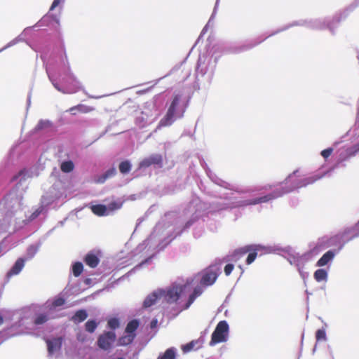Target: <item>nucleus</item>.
Listing matches in <instances>:
<instances>
[{
  "mask_svg": "<svg viewBox=\"0 0 359 359\" xmlns=\"http://www.w3.org/2000/svg\"><path fill=\"white\" fill-rule=\"evenodd\" d=\"M325 174L323 172V174H316L311 177H305L300 175L299 171L297 170L290 174L284 182L274 186L272 193L262 196L263 192H261V191L263 188L250 190L245 193L246 195H238L232 197L233 201L229 205L233 208L266 203L280 197L283 194L292 191L296 189L312 184L323 177Z\"/></svg>",
  "mask_w": 359,
  "mask_h": 359,
  "instance_id": "1",
  "label": "nucleus"
},
{
  "mask_svg": "<svg viewBox=\"0 0 359 359\" xmlns=\"http://www.w3.org/2000/svg\"><path fill=\"white\" fill-rule=\"evenodd\" d=\"M340 21V18L338 16H334L332 20L325 18V19H314L307 20H301L299 22H294L292 24L287 25L283 28L278 29V31L273 32L267 36H259L255 39H251L248 41H245L239 44H227V43H220L218 44V48L221 50L222 53H240L244 51H247L250 50L253 47L257 46L262 41H264L266 38L269 36H272L279 32L285 30L289 27L294 25H304L311 29H328L332 34H334V30L337 28L339 22Z\"/></svg>",
  "mask_w": 359,
  "mask_h": 359,
  "instance_id": "2",
  "label": "nucleus"
},
{
  "mask_svg": "<svg viewBox=\"0 0 359 359\" xmlns=\"http://www.w3.org/2000/svg\"><path fill=\"white\" fill-rule=\"evenodd\" d=\"M41 57L43 62L46 63V69L48 79L55 89L64 94L74 93L81 89L80 82L71 72L65 54L66 61L62 59V67L57 72L50 64L46 62V55H41Z\"/></svg>",
  "mask_w": 359,
  "mask_h": 359,
  "instance_id": "3",
  "label": "nucleus"
},
{
  "mask_svg": "<svg viewBox=\"0 0 359 359\" xmlns=\"http://www.w3.org/2000/svg\"><path fill=\"white\" fill-rule=\"evenodd\" d=\"M189 283L190 280L184 282L182 278H178L166 289L154 290L145 298L143 303L144 307L149 308L154 305L158 299H163L167 303L177 304L182 311L181 306L183 305L182 302L187 297V290Z\"/></svg>",
  "mask_w": 359,
  "mask_h": 359,
  "instance_id": "4",
  "label": "nucleus"
},
{
  "mask_svg": "<svg viewBox=\"0 0 359 359\" xmlns=\"http://www.w3.org/2000/svg\"><path fill=\"white\" fill-rule=\"evenodd\" d=\"M219 274V268L217 265H213L205 270L201 275L198 274L194 277L186 279L182 278L184 282L190 280V283L187 290V296L189 294L188 300L184 303V305L181 306V309H188L196 297L202 294L203 291L202 285L208 286L212 285Z\"/></svg>",
  "mask_w": 359,
  "mask_h": 359,
  "instance_id": "5",
  "label": "nucleus"
},
{
  "mask_svg": "<svg viewBox=\"0 0 359 359\" xmlns=\"http://www.w3.org/2000/svg\"><path fill=\"white\" fill-rule=\"evenodd\" d=\"M37 175L38 174L34 173L32 170L23 169L13 177L12 183H15V187L4 197L0 204L4 206L6 215H11L20 209L22 194L26 188L22 187V184L26 179Z\"/></svg>",
  "mask_w": 359,
  "mask_h": 359,
  "instance_id": "6",
  "label": "nucleus"
},
{
  "mask_svg": "<svg viewBox=\"0 0 359 359\" xmlns=\"http://www.w3.org/2000/svg\"><path fill=\"white\" fill-rule=\"evenodd\" d=\"M185 99L180 91L175 93L166 115L159 123V127L170 126L177 118H181L185 110Z\"/></svg>",
  "mask_w": 359,
  "mask_h": 359,
  "instance_id": "7",
  "label": "nucleus"
},
{
  "mask_svg": "<svg viewBox=\"0 0 359 359\" xmlns=\"http://www.w3.org/2000/svg\"><path fill=\"white\" fill-rule=\"evenodd\" d=\"M316 248V250L313 249L302 255L296 252L291 247H286L282 249V251L285 253L284 257L287 259L290 264L295 266L299 269H303L305 264L320 250V245L319 243L317 245Z\"/></svg>",
  "mask_w": 359,
  "mask_h": 359,
  "instance_id": "8",
  "label": "nucleus"
},
{
  "mask_svg": "<svg viewBox=\"0 0 359 359\" xmlns=\"http://www.w3.org/2000/svg\"><path fill=\"white\" fill-rule=\"evenodd\" d=\"M259 250H264L265 253H271L280 250V248L277 246H264L262 245L245 246L243 248L237 249L232 254L227 255L224 259V261L236 262L249 251Z\"/></svg>",
  "mask_w": 359,
  "mask_h": 359,
  "instance_id": "9",
  "label": "nucleus"
},
{
  "mask_svg": "<svg viewBox=\"0 0 359 359\" xmlns=\"http://www.w3.org/2000/svg\"><path fill=\"white\" fill-rule=\"evenodd\" d=\"M348 135L353 137L354 140L358 141V142L351 147L344 146L339 149L337 158L338 163L346 161L351 156H354L356 152L359 151V126L355 124V126L348 131Z\"/></svg>",
  "mask_w": 359,
  "mask_h": 359,
  "instance_id": "10",
  "label": "nucleus"
},
{
  "mask_svg": "<svg viewBox=\"0 0 359 359\" xmlns=\"http://www.w3.org/2000/svg\"><path fill=\"white\" fill-rule=\"evenodd\" d=\"M229 325L226 321L222 320L216 326L212 334L211 340L209 343L212 346L218 343L225 342L228 339Z\"/></svg>",
  "mask_w": 359,
  "mask_h": 359,
  "instance_id": "11",
  "label": "nucleus"
},
{
  "mask_svg": "<svg viewBox=\"0 0 359 359\" xmlns=\"http://www.w3.org/2000/svg\"><path fill=\"white\" fill-rule=\"evenodd\" d=\"M358 236L355 226L346 228L332 238L331 244L339 245V250H340L345 243Z\"/></svg>",
  "mask_w": 359,
  "mask_h": 359,
  "instance_id": "12",
  "label": "nucleus"
},
{
  "mask_svg": "<svg viewBox=\"0 0 359 359\" xmlns=\"http://www.w3.org/2000/svg\"><path fill=\"white\" fill-rule=\"evenodd\" d=\"M216 61L212 62V58L207 55H200L198 60L196 72L202 76L209 74L213 75L215 69Z\"/></svg>",
  "mask_w": 359,
  "mask_h": 359,
  "instance_id": "13",
  "label": "nucleus"
},
{
  "mask_svg": "<svg viewBox=\"0 0 359 359\" xmlns=\"http://www.w3.org/2000/svg\"><path fill=\"white\" fill-rule=\"evenodd\" d=\"M115 339L116 334L114 332L109 331L104 333L99 337L97 344L100 348L104 350H108L111 347Z\"/></svg>",
  "mask_w": 359,
  "mask_h": 359,
  "instance_id": "14",
  "label": "nucleus"
},
{
  "mask_svg": "<svg viewBox=\"0 0 359 359\" xmlns=\"http://www.w3.org/2000/svg\"><path fill=\"white\" fill-rule=\"evenodd\" d=\"M152 165L161 168L163 165V157L161 154H154L143 159L139 165L140 168H148Z\"/></svg>",
  "mask_w": 359,
  "mask_h": 359,
  "instance_id": "15",
  "label": "nucleus"
},
{
  "mask_svg": "<svg viewBox=\"0 0 359 359\" xmlns=\"http://www.w3.org/2000/svg\"><path fill=\"white\" fill-rule=\"evenodd\" d=\"M46 342L49 357L56 358L61 348V339L55 338L50 340H48Z\"/></svg>",
  "mask_w": 359,
  "mask_h": 359,
  "instance_id": "16",
  "label": "nucleus"
},
{
  "mask_svg": "<svg viewBox=\"0 0 359 359\" xmlns=\"http://www.w3.org/2000/svg\"><path fill=\"white\" fill-rule=\"evenodd\" d=\"M65 300L61 296L55 297L53 299L48 300L44 304V309L48 310L49 313L57 310L58 308L65 304Z\"/></svg>",
  "mask_w": 359,
  "mask_h": 359,
  "instance_id": "17",
  "label": "nucleus"
},
{
  "mask_svg": "<svg viewBox=\"0 0 359 359\" xmlns=\"http://www.w3.org/2000/svg\"><path fill=\"white\" fill-rule=\"evenodd\" d=\"M205 172H206V174L209 177V178L210 179V180L214 182L215 184L220 186V187H222L225 189H230V190H233L234 189V187L224 181L223 180L220 179L215 173L212 172L210 169L209 168H205Z\"/></svg>",
  "mask_w": 359,
  "mask_h": 359,
  "instance_id": "18",
  "label": "nucleus"
},
{
  "mask_svg": "<svg viewBox=\"0 0 359 359\" xmlns=\"http://www.w3.org/2000/svg\"><path fill=\"white\" fill-rule=\"evenodd\" d=\"M25 262H26V260L22 257H20L18 259H17V261L14 264L13 266L8 272L7 276H11L13 275L18 274L23 269Z\"/></svg>",
  "mask_w": 359,
  "mask_h": 359,
  "instance_id": "19",
  "label": "nucleus"
},
{
  "mask_svg": "<svg viewBox=\"0 0 359 359\" xmlns=\"http://www.w3.org/2000/svg\"><path fill=\"white\" fill-rule=\"evenodd\" d=\"M336 255V252L334 250H329L326 253H325L322 257L317 262V266H325L327 263L331 262Z\"/></svg>",
  "mask_w": 359,
  "mask_h": 359,
  "instance_id": "20",
  "label": "nucleus"
},
{
  "mask_svg": "<svg viewBox=\"0 0 359 359\" xmlns=\"http://www.w3.org/2000/svg\"><path fill=\"white\" fill-rule=\"evenodd\" d=\"M41 246L40 243L29 245L26 251L25 257H23L26 261L32 259L38 252Z\"/></svg>",
  "mask_w": 359,
  "mask_h": 359,
  "instance_id": "21",
  "label": "nucleus"
},
{
  "mask_svg": "<svg viewBox=\"0 0 359 359\" xmlns=\"http://www.w3.org/2000/svg\"><path fill=\"white\" fill-rule=\"evenodd\" d=\"M50 315L51 313H49L48 310L46 313H39L34 318H32L33 323L36 325H41L50 318Z\"/></svg>",
  "mask_w": 359,
  "mask_h": 359,
  "instance_id": "22",
  "label": "nucleus"
},
{
  "mask_svg": "<svg viewBox=\"0 0 359 359\" xmlns=\"http://www.w3.org/2000/svg\"><path fill=\"white\" fill-rule=\"evenodd\" d=\"M202 345L200 340H194L191 342L182 346V350L184 353H188L192 350L198 349Z\"/></svg>",
  "mask_w": 359,
  "mask_h": 359,
  "instance_id": "23",
  "label": "nucleus"
},
{
  "mask_svg": "<svg viewBox=\"0 0 359 359\" xmlns=\"http://www.w3.org/2000/svg\"><path fill=\"white\" fill-rule=\"evenodd\" d=\"M85 263L91 268H95L99 263V258L93 252H89L85 257Z\"/></svg>",
  "mask_w": 359,
  "mask_h": 359,
  "instance_id": "24",
  "label": "nucleus"
},
{
  "mask_svg": "<svg viewBox=\"0 0 359 359\" xmlns=\"http://www.w3.org/2000/svg\"><path fill=\"white\" fill-rule=\"evenodd\" d=\"M91 209L94 214L99 216H104L110 214L108 207L104 205H95L92 206Z\"/></svg>",
  "mask_w": 359,
  "mask_h": 359,
  "instance_id": "25",
  "label": "nucleus"
},
{
  "mask_svg": "<svg viewBox=\"0 0 359 359\" xmlns=\"http://www.w3.org/2000/svg\"><path fill=\"white\" fill-rule=\"evenodd\" d=\"M32 313V310L30 308L25 309L20 313H17L18 316L20 318L18 322V327L24 325L25 320L31 317Z\"/></svg>",
  "mask_w": 359,
  "mask_h": 359,
  "instance_id": "26",
  "label": "nucleus"
},
{
  "mask_svg": "<svg viewBox=\"0 0 359 359\" xmlns=\"http://www.w3.org/2000/svg\"><path fill=\"white\" fill-rule=\"evenodd\" d=\"M177 349L174 347L168 348L163 354L159 355L157 359H175Z\"/></svg>",
  "mask_w": 359,
  "mask_h": 359,
  "instance_id": "27",
  "label": "nucleus"
},
{
  "mask_svg": "<svg viewBox=\"0 0 359 359\" xmlns=\"http://www.w3.org/2000/svg\"><path fill=\"white\" fill-rule=\"evenodd\" d=\"M328 273L324 269H320L314 272L313 277L317 282L327 281Z\"/></svg>",
  "mask_w": 359,
  "mask_h": 359,
  "instance_id": "28",
  "label": "nucleus"
},
{
  "mask_svg": "<svg viewBox=\"0 0 359 359\" xmlns=\"http://www.w3.org/2000/svg\"><path fill=\"white\" fill-rule=\"evenodd\" d=\"M218 4H219V0H217L216 1V3H215V8H214V10H213V12L208 22V23L206 24V25L203 27L201 33V36L203 35L208 30V27L210 26H212L213 25V20L215 17V15H216V13H217V7H218Z\"/></svg>",
  "mask_w": 359,
  "mask_h": 359,
  "instance_id": "29",
  "label": "nucleus"
},
{
  "mask_svg": "<svg viewBox=\"0 0 359 359\" xmlns=\"http://www.w3.org/2000/svg\"><path fill=\"white\" fill-rule=\"evenodd\" d=\"M136 334L126 333L118 340L119 345L126 346L130 344L135 337Z\"/></svg>",
  "mask_w": 359,
  "mask_h": 359,
  "instance_id": "30",
  "label": "nucleus"
},
{
  "mask_svg": "<svg viewBox=\"0 0 359 359\" xmlns=\"http://www.w3.org/2000/svg\"><path fill=\"white\" fill-rule=\"evenodd\" d=\"M139 327V322L137 320L130 321L126 328V333L135 334V331Z\"/></svg>",
  "mask_w": 359,
  "mask_h": 359,
  "instance_id": "31",
  "label": "nucleus"
},
{
  "mask_svg": "<svg viewBox=\"0 0 359 359\" xmlns=\"http://www.w3.org/2000/svg\"><path fill=\"white\" fill-rule=\"evenodd\" d=\"M88 316V314L85 310L78 311L73 317L74 322L80 323L83 321Z\"/></svg>",
  "mask_w": 359,
  "mask_h": 359,
  "instance_id": "32",
  "label": "nucleus"
},
{
  "mask_svg": "<svg viewBox=\"0 0 359 359\" xmlns=\"http://www.w3.org/2000/svg\"><path fill=\"white\" fill-rule=\"evenodd\" d=\"M42 206L40 207L39 208H38L37 210H36L32 215L31 216L29 217V221H31V220H33L34 219H36L41 213V212L43 211V205H48L49 204V202H46L45 201V197H43L42 198Z\"/></svg>",
  "mask_w": 359,
  "mask_h": 359,
  "instance_id": "33",
  "label": "nucleus"
},
{
  "mask_svg": "<svg viewBox=\"0 0 359 359\" xmlns=\"http://www.w3.org/2000/svg\"><path fill=\"white\" fill-rule=\"evenodd\" d=\"M131 169V164L128 161H123L119 165V170L121 172L126 174L129 172Z\"/></svg>",
  "mask_w": 359,
  "mask_h": 359,
  "instance_id": "34",
  "label": "nucleus"
},
{
  "mask_svg": "<svg viewBox=\"0 0 359 359\" xmlns=\"http://www.w3.org/2000/svg\"><path fill=\"white\" fill-rule=\"evenodd\" d=\"M83 271V264L81 262H76L72 266V272L76 277L81 275Z\"/></svg>",
  "mask_w": 359,
  "mask_h": 359,
  "instance_id": "35",
  "label": "nucleus"
},
{
  "mask_svg": "<svg viewBox=\"0 0 359 359\" xmlns=\"http://www.w3.org/2000/svg\"><path fill=\"white\" fill-rule=\"evenodd\" d=\"M74 169V163L72 161H65L61 164V170L65 172H69Z\"/></svg>",
  "mask_w": 359,
  "mask_h": 359,
  "instance_id": "36",
  "label": "nucleus"
},
{
  "mask_svg": "<svg viewBox=\"0 0 359 359\" xmlns=\"http://www.w3.org/2000/svg\"><path fill=\"white\" fill-rule=\"evenodd\" d=\"M115 173H116V170L114 168L110 169V170H107L104 175H102L101 177H100L98 179L97 182L100 183H103L107 178L114 175Z\"/></svg>",
  "mask_w": 359,
  "mask_h": 359,
  "instance_id": "37",
  "label": "nucleus"
},
{
  "mask_svg": "<svg viewBox=\"0 0 359 359\" xmlns=\"http://www.w3.org/2000/svg\"><path fill=\"white\" fill-rule=\"evenodd\" d=\"M316 338L317 341H326L327 340V335L325 330L324 329H319L316 331Z\"/></svg>",
  "mask_w": 359,
  "mask_h": 359,
  "instance_id": "38",
  "label": "nucleus"
},
{
  "mask_svg": "<svg viewBox=\"0 0 359 359\" xmlns=\"http://www.w3.org/2000/svg\"><path fill=\"white\" fill-rule=\"evenodd\" d=\"M97 326L95 320H88L86 323V330L89 332H93Z\"/></svg>",
  "mask_w": 359,
  "mask_h": 359,
  "instance_id": "39",
  "label": "nucleus"
},
{
  "mask_svg": "<svg viewBox=\"0 0 359 359\" xmlns=\"http://www.w3.org/2000/svg\"><path fill=\"white\" fill-rule=\"evenodd\" d=\"M122 206V202L121 201H113L111 203L109 204L108 209L109 210V212L111 213L114 210L120 209Z\"/></svg>",
  "mask_w": 359,
  "mask_h": 359,
  "instance_id": "40",
  "label": "nucleus"
},
{
  "mask_svg": "<svg viewBox=\"0 0 359 359\" xmlns=\"http://www.w3.org/2000/svg\"><path fill=\"white\" fill-rule=\"evenodd\" d=\"M22 41V39L21 38L20 36H18V37L15 38L14 39H13L12 41H11L9 43H8L4 47H3L1 49H0V53L14 45H15L16 43H18L19 41Z\"/></svg>",
  "mask_w": 359,
  "mask_h": 359,
  "instance_id": "41",
  "label": "nucleus"
},
{
  "mask_svg": "<svg viewBox=\"0 0 359 359\" xmlns=\"http://www.w3.org/2000/svg\"><path fill=\"white\" fill-rule=\"evenodd\" d=\"M50 126V122L49 121L41 120L39 121L38 124L35 127L36 130H40L43 128H48Z\"/></svg>",
  "mask_w": 359,
  "mask_h": 359,
  "instance_id": "42",
  "label": "nucleus"
},
{
  "mask_svg": "<svg viewBox=\"0 0 359 359\" xmlns=\"http://www.w3.org/2000/svg\"><path fill=\"white\" fill-rule=\"evenodd\" d=\"M254 251L255 252H251L248 255L247 259H246L247 264H250L255 261V259L257 257V252H256L257 250H254ZM259 251H262L264 254H266L264 252V250H259Z\"/></svg>",
  "mask_w": 359,
  "mask_h": 359,
  "instance_id": "43",
  "label": "nucleus"
},
{
  "mask_svg": "<svg viewBox=\"0 0 359 359\" xmlns=\"http://www.w3.org/2000/svg\"><path fill=\"white\" fill-rule=\"evenodd\" d=\"M15 328V325L12 326L9 329L8 333L10 334V335L15 336V335H17V334H24V333H29L28 331L24 330L23 329H20L18 331H14Z\"/></svg>",
  "mask_w": 359,
  "mask_h": 359,
  "instance_id": "44",
  "label": "nucleus"
},
{
  "mask_svg": "<svg viewBox=\"0 0 359 359\" xmlns=\"http://www.w3.org/2000/svg\"><path fill=\"white\" fill-rule=\"evenodd\" d=\"M108 326L111 329H116L119 326V321L117 318H111L108 321Z\"/></svg>",
  "mask_w": 359,
  "mask_h": 359,
  "instance_id": "45",
  "label": "nucleus"
},
{
  "mask_svg": "<svg viewBox=\"0 0 359 359\" xmlns=\"http://www.w3.org/2000/svg\"><path fill=\"white\" fill-rule=\"evenodd\" d=\"M182 232V230L177 231V233H176V234L174 236L168 239L164 244H163V242L160 243L158 246V250H162L174 238H175L178 235H180Z\"/></svg>",
  "mask_w": 359,
  "mask_h": 359,
  "instance_id": "46",
  "label": "nucleus"
},
{
  "mask_svg": "<svg viewBox=\"0 0 359 359\" xmlns=\"http://www.w3.org/2000/svg\"><path fill=\"white\" fill-rule=\"evenodd\" d=\"M149 121H150L147 118H144L143 116L136 118V122L140 126V127H144Z\"/></svg>",
  "mask_w": 359,
  "mask_h": 359,
  "instance_id": "47",
  "label": "nucleus"
},
{
  "mask_svg": "<svg viewBox=\"0 0 359 359\" xmlns=\"http://www.w3.org/2000/svg\"><path fill=\"white\" fill-rule=\"evenodd\" d=\"M333 150L334 149L332 147L324 149L321 151V156L326 159L332 154Z\"/></svg>",
  "mask_w": 359,
  "mask_h": 359,
  "instance_id": "48",
  "label": "nucleus"
},
{
  "mask_svg": "<svg viewBox=\"0 0 359 359\" xmlns=\"http://www.w3.org/2000/svg\"><path fill=\"white\" fill-rule=\"evenodd\" d=\"M158 229H159V226L157 225V226L154 228V232L150 235L149 238L147 240H146V241H144V243H142V245H140L139 246V248H143L144 245H147L149 244V241H151V240L154 237V233H155V232H156Z\"/></svg>",
  "mask_w": 359,
  "mask_h": 359,
  "instance_id": "49",
  "label": "nucleus"
},
{
  "mask_svg": "<svg viewBox=\"0 0 359 359\" xmlns=\"http://www.w3.org/2000/svg\"><path fill=\"white\" fill-rule=\"evenodd\" d=\"M233 264H228L226 265V266L224 267V273L226 276H229L231 274L233 269Z\"/></svg>",
  "mask_w": 359,
  "mask_h": 359,
  "instance_id": "50",
  "label": "nucleus"
},
{
  "mask_svg": "<svg viewBox=\"0 0 359 359\" xmlns=\"http://www.w3.org/2000/svg\"><path fill=\"white\" fill-rule=\"evenodd\" d=\"M300 276L304 279L306 280L309 277V273L306 271H304L303 269H297Z\"/></svg>",
  "mask_w": 359,
  "mask_h": 359,
  "instance_id": "51",
  "label": "nucleus"
},
{
  "mask_svg": "<svg viewBox=\"0 0 359 359\" xmlns=\"http://www.w3.org/2000/svg\"><path fill=\"white\" fill-rule=\"evenodd\" d=\"M65 0H54L51 7L50 10H53L55 7H57L60 3H63Z\"/></svg>",
  "mask_w": 359,
  "mask_h": 359,
  "instance_id": "52",
  "label": "nucleus"
},
{
  "mask_svg": "<svg viewBox=\"0 0 359 359\" xmlns=\"http://www.w3.org/2000/svg\"><path fill=\"white\" fill-rule=\"evenodd\" d=\"M150 259H151V258H149V259H146L145 261L142 262L139 265H137V266L136 267H135L133 270H131V271H130V273H132L133 271H135L136 269H137V268L140 267L141 266H142L144 263L148 262H149V260Z\"/></svg>",
  "mask_w": 359,
  "mask_h": 359,
  "instance_id": "53",
  "label": "nucleus"
},
{
  "mask_svg": "<svg viewBox=\"0 0 359 359\" xmlns=\"http://www.w3.org/2000/svg\"><path fill=\"white\" fill-rule=\"evenodd\" d=\"M193 222H193V220H192V219H191V220L188 221V222H187V224H185L184 229H188V228H189V227L192 225Z\"/></svg>",
  "mask_w": 359,
  "mask_h": 359,
  "instance_id": "54",
  "label": "nucleus"
},
{
  "mask_svg": "<svg viewBox=\"0 0 359 359\" xmlns=\"http://www.w3.org/2000/svg\"><path fill=\"white\" fill-rule=\"evenodd\" d=\"M355 229H356V232L359 236V222L355 225Z\"/></svg>",
  "mask_w": 359,
  "mask_h": 359,
  "instance_id": "55",
  "label": "nucleus"
},
{
  "mask_svg": "<svg viewBox=\"0 0 359 359\" xmlns=\"http://www.w3.org/2000/svg\"><path fill=\"white\" fill-rule=\"evenodd\" d=\"M156 323H157L156 320H152V322H151V327H153Z\"/></svg>",
  "mask_w": 359,
  "mask_h": 359,
  "instance_id": "56",
  "label": "nucleus"
},
{
  "mask_svg": "<svg viewBox=\"0 0 359 359\" xmlns=\"http://www.w3.org/2000/svg\"><path fill=\"white\" fill-rule=\"evenodd\" d=\"M3 323V318L2 316L0 315V325H1Z\"/></svg>",
  "mask_w": 359,
  "mask_h": 359,
  "instance_id": "57",
  "label": "nucleus"
},
{
  "mask_svg": "<svg viewBox=\"0 0 359 359\" xmlns=\"http://www.w3.org/2000/svg\"><path fill=\"white\" fill-rule=\"evenodd\" d=\"M27 102H28V105H29V104H30V96L29 95L28 96Z\"/></svg>",
  "mask_w": 359,
  "mask_h": 359,
  "instance_id": "58",
  "label": "nucleus"
},
{
  "mask_svg": "<svg viewBox=\"0 0 359 359\" xmlns=\"http://www.w3.org/2000/svg\"><path fill=\"white\" fill-rule=\"evenodd\" d=\"M74 109H75V107H72V108L70 109V111H72L73 110H74Z\"/></svg>",
  "mask_w": 359,
  "mask_h": 359,
  "instance_id": "59",
  "label": "nucleus"
},
{
  "mask_svg": "<svg viewBox=\"0 0 359 359\" xmlns=\"http://www.w3.org/2000/svg\"><path fill=\"white\" fill-rule=\"evenodd\" d=\"M330 355H331L332 358H333V354H332V351H330Z\"/></svg>",
  "mask_w": 359,
  "mask_h": 359,
  "instance_id": "60",
  "label": "nucleus"
},
{
  "mask_svg": "<svg viewBox=\"0 0 359 359\" xmlns=\"http://www.w3.org/2000/svg\"><path fill=\"white\" fill-rule=\"evenodd\" d=\"M269 189H272V187L271 186H269Z\"/></svg>",
  "mask_w": 359,
  "mask_h": 359,
  "instance_id": "61",
  "label": "nucleus"
},
{
  "mask_svg": "<svg viewBox=\"0 0 359 359\" xmlns=\"http://www.w3.org/2000/svg\"><path fill=\"white\" fill-rule=\"evenodd\" d=\"M356 1H359V0H356Z\"/></svg>",
  "mask_w": 359,
  "mask_h": 359,
  "instance_id": "62",
  "label": "nucleus"
}]
</instances>
